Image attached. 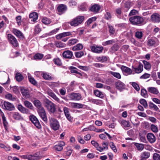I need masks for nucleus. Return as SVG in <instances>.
<instances>
[{
    "label": "nucleus",
    "mask_w": 160,
    "mask_h": 160,
    "mask_svg": "<svg viewBox=\"0 0 160 160\" xmlns=\"http://www.w3.org/2000/svg\"><path fill=\"white\" fill-rule=\"evenodd\" d=\"M13 32L20 40H23L25 38L24 35L20 30L14 28L13 29Z\"/></svg>",
    "instance_id": "2eb2a0df"
},
{
    "label": "nucleus",
    "mask_w": 160,
    "mask_h": 160,
    "mask_svg": "<svg viewBox=\"0 0 160 160\" xmlns=\"http://www.w3.org/2000/svg\"><path fill=\"white\" fill-rule=\"evenodd\" d=\"M72 99L75 100H79L81 98V95L79 93H74L71 94Z\"/></svg>",
    "instance_id": "2f4dec72"
},
{
    "label": "nucleus",
    "mask_w": 160,
    "mask_h": 160,
    "mask_svg": "<svg viewBox=\"0 0 160 160\" xmlns=\"http://www.w3.org/2000/svg\"><path fill=\"white\" fill-rule=\"evenodd\" d=\"M67 10V6L63 4H59L57 8L58 13L59 15H61L64 13Z\"/></svg>",
    "instance_id": "9b49d317"
},
{
    "label": "nucleus",
    "mask_w": 160,
    "mask_h": 160,
    "mask_svg": "<svg viewBox=\"0 0 160 160\" xmlns=\"http://www.w3.org/2000/svg\"><path fill=\"white\" fill-rule=\"evenodd\" d=\"M157 39L155 37H152L149 39L148 42V45L150 46L155 47L157 45Z\"/></svg>",
    "instance_id": "4be33fe9"
},
{
    "label": "nucleus",
    "mask_w": 160,
    "mask_h": 160,
    "mask_svg": "<svg viewBox=\"0 0 160 160\" xmlns=\"http://www.w3.org/2000/svg\"><path fill=\"white\" fill-rule=\"evenodd\" d=\"M42 77L44 79L46 80H50L51 79V77L47 73H43L42 74Z\"/></svg>",
    "instance_id": "bf43d9fd"
},
{
    "label": "nucleus",
    "mask_w": 160,
    "mask_h": 160,
    "mask_svg": "<svg viewBox=\"0 0 160 160\" xmlns=\"http://www.w3.org/2000/svg\"><path fill=\"white\" fill-rule=\"evenodd\" d=\"M148 92L157 95L159 93L158 89L154 87H149L148 88Z\"/></svg>",
    "instance_id": "473e14b6"
},
{
    "label": "nucleus",
    "mask_w": 160,
    "mask_h": 160,
    "mask_svg": "<svg viewBox=\"0 0 160 160\" xmlns=\"http://www.w3.org/2000/svg\"><path fill=\"white\" fill-rule=\"evenodd\" d=\"M21 93L23 97L28 98L30 96L29 90L24 87H20Z\"/></svg>",
    "instance_id": "a211bd4d"
},
{
    "label": "nucleus",
    "mask_w": 160,
    "mask_h": 160,
    "mask_svg": "<svg viewBox=\"0 0 160 160\" xmlns=\"http://www.w3.org/2000/svg\"><path fill=\"white\" fill-rule=\"evenodd\" d=\"M12 117L14 119L16 120H19L23 119V118L21 115L17 112H14L12 113Z\"/></svg>",
    "instance_id": "c756f323"
},
{
    "label": "nucleus",
    "mask_w": 160,
    "mask_h": 160,
    "mask_svg": "<svg viewBox=\"0 0 160 160\" xmlns=\"http://www.w3.org/2000/svg\"><path fill=\"white\" fill-rule=\"evenodd\" d=\"M65 145V143L64 142L62 141L60 142L58 144L54 146L55 149L58 151H61L63 149V146Z\"/></svg>",
    "instance_id": "7c9ffc66"
},
{
    "label": "nucleus",
    "mask_w": 160,
    "mask_h": 160,
    "mask_svg": "<svg viewBox=\"0 0 160 160\" xmlns=\"http://www.w3.org/2000/svg\"><path fill=\"white\" fill-rule=\"evenodd\" d=\"M5 98L8 100L12 101H14L16 100V98L15 97H13L12 95L10 93L6 95Z\"/></svg>",
    "instance_id": "5fc2aeb1"
},
{
    "label": "nucleus",
    "mask_w": 160,
    "mask_h": 160,
    "mask_svg": "<svg viewBox=\"0 0 160 160\" xmlns=\"http://www.w3.org/2000/svg\"><path fill=\"white\" fill-rule=\"evenodd\" d=\"M151 20L153 22L158 23L160 22V15L157 13H154L151 16Z\"/></svg>",
    "instance_id": "5701e85b"
},
{
    "label": "nucleus",
    "mask_w": 160,
    "mask_h": 160,
    "mask_svg": "<svg viewBox=\"0 0 160 160\" xmlns=\"http://www.w3.org/2000/svg\"><path fill=\"white\" fill-rule=\"evenodd\" d=\"M100 9V6L98 4H95L91 7L90 10L94 13H97L98 12Z\"/></svg>",
    "instance_id": "bb28decb"
},
{
    "label": "nucleus",
    "mask_w": 160,
    "mask_h": 160,
    "mask_svg": "<svg viewBox=\"0 0 160 160\" xmlns=\"http://www.w3.org/2000/svg\"><path fill=\"white\" fill-rule=\"evenodd\" d=\"M2 118L4 127L6 130H7L8 126V123L7 121L6 118L4 114L2 115Z\"/></svg>",
    "instance_id": "ea45409f"
},
{
    "label": "nucleus",
    "mask_w": 160,
    "mask_h": 160,
    "mask_svg": "<svg viewBox=\"0 0 160 160\" xmlns=\"http://www.w3.org/2000/svg\"><path fill=\"white\" fill-rule=\"evenodd\" d=\"M152 158L153 160H160V155L157 153H155L153 154Z\"/></svg>",
    "instance_id": "774afa93"
},
{
    "label": "nucleus",
    "mask_w": 160,
    "mask_h": 160,
    "mask_svg": "<svg viewBox=\"0 0 160 160\" xmlns=\"http://www.w3.org/2000/svg\"><path fill=\"white\" fill-rule=\"evenodd\" d=\"M139 102L142 104L145 108H148V104L146 101L145 99H140Z\"/></svg>",
    "instance_id": "4d7b16f0"
},
{
    "label": "nucleus",
    "mask_w": 160,
    "mask_h": 160,
    "mask_svg": "<svg viewBox=\"0 0 160 160\" xmlns=\"http://www.w3.org/2000/svg\"><path fill=\"white\" fill-rule=\"evenodd\" d=\"M53 61L55 64L57 66H61L62 65L61 60L58 58H54L53 60Z\"/></svg>",
    "instance_id": "37998d69"
},
{
    "label": "nucleus",
    "mask_w": 160,
    "mask_h": 160,
    "mask_svg": "<svg viewBox=\"0 0 160 160\" xmlns=\"http://www.w3.org/2000/svg\"><path fill=\"white\" fill-rule=\"evenodd\" d=\"M135 37L138 39H141L142 37V33L141 31H137L135 32Z\"/></svg>",
    "instance_id": "338daca9"
},
{
    "label": "nucleus",
    "mask_w": 160,
    "mask_h": 160,
    "mask_svg": "<svg viewBox=\"0 0 160 160\" xmlns=\"http://www.w3.org/2000/svg\"><path fill=\"white\" fill-rule=\"evenodd\" d=\"M135 145L136 146L138 150L142 151L144 148V145L142 144L135 143Z\"/></svg>",
    "instance_id": "e2e57ef3"
},
{
    "label": "nucleus",
    "mask_w": 160,
    "mask_h": 160,
    "mask_svg": "<svg viewBox=\"0 0 160 160\" xmlns=\"http://www.w3.org/2000/svg\"><path fill=\"white\" fill-rule=\"evenodd\" d=\"M96 19V18L95 17L90 18L87 21L85 24H86L87 26H89L92 22L95 21Z\"/></svg>",
    "instance_id": "864d4df0"
},
{
    "label": "nucleus",
    "mask_w": 160,
    "mask_h": 160,
    "mask_svg": "<svg viewBox=\"0 0 160 160\" xmlns=\"http://www.w3.org/2000/svg\"><path fill=\"white\" fill-rule=\"evenodd\" d=\"M97 59L101 62H104L107 61L108 58L106 56H102L97 57Z\"/></svg>",
    "instance_id": "3c124183"
},
{
    "label": "nucleus",
    "mask_w": 160,
    "mask_h": 160,
    "mask_svg": "<svg viewBox=\"0 0 160 160\" xmlns=\"http://www.w3.org/2000/svg\"><path fill=\"white\" fill-rule=\"evenodd\" d=\"M150 156V153L148 152H142L140 155L141 158L146 159L148 158Z\"/></svg>",
    "instance_id": "f704fd0d"
},
{
    "label": "nucleus",
    "mask_w": 160,
    "mask_h": 160,
    "mask_svg": "<svg viewBox=\"0 0 160 160\" xmlns=\"http://www.w3.org/2000/svg\"><path fill=\"white\" fill-rule=\"evenodd\" d=\"M34 31L36 34H38L41 31V29L38 24L36 25L34 28Z\"/></svg>",
    "instance_id": "69168bd1"
},
{
    "label": "nucleus",
    "mask_w": 160,
    "mask_h": 160,
    "mask_svg": "<svg viewBox=\"0 0 160 160\" xmlns=\"http://www.w3.org/2000/svg\"><path fill=\"white\" fill-rule=\"evenodd\" d=\"M42 158L40 156V152H38L33 155L27 154V159L28 160H39Z\"/></svg>",
    "instance_id": "f8f14e48"
},
{
    "label": "nucleus",
    "mask_w": 160,
    "mask_h": 160,
    "mask_svg": "<svg viewBox=\"0 0 160 160\" xmlns=\"http://www.w3.org/2000/svg\"><path fill=\"white\" fill-rule=\"evenodd\" d=\"M75 55L77 58H79L81 57L84 55V52L82 51L76 52H75Z\"/></svg>",
    "instance_id": "052dcab7"
},
{
    "label": "nucleus",
    "mask_w": 160,
    "mask_h": 160,
    "mask_svg": "<svg viewBox=\"0 0 160 160\" xmlns=\"http://www.w3.org/2000/svg\"><path fill=\"white\" fill-rule=\"evenodd\" d=\"M149 106L150 109L154 111H158L159 109L158 107L152 102H149Z\"/></svg>",
    "instance_id": "a19ab883"
},
{
    "label": "nucleus",
    "mask_w": 160,
    "mask_h": 160,
    "mask_svg": "<svg viewBox=\"0 0 160 160\" xmlns=\"http://www.w3.org/2000/svg\"><path fill=\"white\" fill-rule=\"evenodd\" d=\"M17 108L21 112L23 113L28 114L29 113V110L23 107L21 104L18 105Z\"/></svg>",
    "instance_id": "393cba45"
},
{
    "label": "nucleus",
    "mask_w": 160,
    "mask_h": 160,
    "mask_svg": "<svg viewBox=\"0 0 160 160\" xmlns=\"http://www.w3.org/2000/svg\"><path fill=\"white\" fill-rule=\"evenodd\" d=\"M70 69L71 70V72L72 73H77L79 75H81V73L78 72L77 71L78 70L76 67L71 66L70 67Z\"/></svg>",
    "instance_id": "0e129e2a"
},
{
    "label": "nucleus",
    "mask_w": 160,
    "mask_h": 160,
    "mask_svg": "<svg viewBox=\"0 0 160 160\" xmlns=\"http://www.w3.org/2000/svg\"><path fill=\"white\" fill-rule=\"evenodd\" d=\"M24 105L27 108L31 110L33 109V106L32 103L27 100H25L24 102Z\"/></svg>",
    "instance_id": "e433bc0d"
},
{
    "label": "nucleus",
    "mask_w": 160,
    "mask_h": 160,
    "mask_svg": "<svg viewBox=\"0 0 160 160\" xmlns=\"http://www.w3.org/2000/svg\"><path fill=\"white\" fill-rule=\"evenodd\" d=\"M110 35H113L115 32V29L113 26L110 25H108Z\"/></svg>",
    "instance_id": "603ef678"
},
{
    "label": "nucleus",
    "mask_w": 160,
    "mask_h": 160,
    "mask_svg": "<svg viewBox=\"0 0 160 160\" xmlns=\"http://www.w3.org/2000/svg\"><path fill=\"white\" fill-rule=\"evenodd\" d=\"M42 21L43 23L45 24H48L51 22L50 19L46 17L43 18L42 19Z\"/></svg>",
    "instance_id": "13d9d810"
},
{
    "label": "nucleus",
    "mask_w": 160,
    "mask_h": 160,
    "mask_svg": "<svg viewBox=\"0 0 160 160\" xmlns=\"http://www.w3.org/2000/svg\"><path fill=\"white\" fill-rule=\"evenodd\" d=\"M120 124L122 127L125 129L127 128H131L130 123L128 121L123 120L121 121Z\"/></svg>",
    "instance_id": "a878e982"
},
{
    "label": "nucleus",
    "mask_w": 160,
    "mask_h": 160,
    "mask_svg": "<svg viewBox=\"0 0 160 160\" xmlns=\"http://www.w3.org/2000/svg\"><path fill=\"white\" fill-rule=\"evenodd\" d=\"M69 110V108L66 107H64L63 108V111L67 118L69 121L72 122L73 120V117L71 115Z\"/></svg>",
    "instance_id": "f3484780"
},
{
    "label": "nucleus",
    "mask_w": 160,
    "mask_h": 160,
    "mask_svg": "<svg viewBox=\"0 0 160 160\" xmlns=\"http://www.w3.org/2000/svg\"><path fill=\"white\" fill-rule=\"evenodd\" d=\"M79 40L75 38H73L69 40L68 42V45L69 46H71L74 45L77 43L78 42Z\"/></svg>",
    "instance_id": "de8ad7c7"
},
{
    "label": "nucleus",
    "mask_w": 160,
    "mask_h": 160,
    "mask_svg": "<svg viewBox=\"0 0 160 160\" xmlns=\"http://www.w3.org/2000/svg\"><path fill=\"white\" fill-rule=\"evenodd\" d=\"M132 71H133L136 73H139L141 72L143 70V66L140 62H139V65L137 67H135L133 66L132 67Z\"/></svg>",
    "instance_id": "dca6fc26"
},
{
    "label": "nucleus",
    "mask_w": 160,
    "mask_h": 160,
    "mask_svg": "<svg viewBox=\"0 0 160 160\" xmlns=\"http://www.w3.org/2000/svg\"><path fill=\"white\" fill-rule=\"evenodd\" d=\"M110 73L113 76L118 79H120L121 78V76L118 72L110 71Z\"/></svg>",
    "instance_id": "6e6d98bb"
},
{
    "label": "nucleus",
    "mask_w": 160,
    "mask_h": 160,
    "mask_svg": "<svg viewBox=\"0 0 160 160\" xmlns=\"http://www.w3.org/2000/svg\"><path fill=\"white\" fill-rule=\"evenodd\" d=\"M7 39L9 44L13 47L16 48L18 46L19 44L18 40L15 37L11 34H8L7 36Z\"/></svg>",
    "instance_id": "20e7f679"
},
{
    "label": "nucleus",
    "mask_w": 160,
    "mask_h": 160,
    "mask_svg": "<svg viewBox=\"0 0 160 160\" xmlns=\"http://www.w3.org/2000/svg\"><path fill=\"white\" fill-rule=\"evenodd\" d=\"M129 20L133 25L141 26L144 24V19L143 18L140 16L135 15L131 17Z\"/></svg>",
    "instance_id": "f257e3e1"
},
{
    "label": "nucleus",
    "mask_w": 160,
    "mask_h": 160,
    "mask_svg": "<svg viewBox=\"0 0 160 160\" xmlns=\"http://www.w3.org/2000/svg\"><path fill=\"white\" fill-rule=\"evenodd\" d=\"M28 78L29 82L32 84L36 86L37 85V82L35 80L34 78L30 76H28Z\"/></svg>",
    "instance_id": "09e8293b"
},
{
    "label": "nucleus",
    "mask_w": 160,
    "mask_h": 160,
    "mask_svg": "<svg viewBox=\"0 0 160 160\" xmlns=\"http://www.w3.org/2000/svg\"><path fill=\"white\" fill-rule=\"evenodd\" d=\"M115 42V41L114 39H112L106 42H102V44L104 46H106L108 45H112Z\"/></svg>",
    "instance_id": "a18cd8bd"
},
{
    "label": "nucleus",
    "mask_w": 160,
    "mask_h": 160,
    "mask_svg": "<svg viewBox=\"0 0 160 160\" xmlns=\"http://www.w3.org/2000/svg\"><path fill=\"white\" fill-rule=\"evenodd\" d=\"M62 56L64 58L68 59H72L73 57H74L72 52L69 50L64 51L62 53Z\"/></svg>",
    "instance_id": "4468645a"
},
{
    "label": "nucleus",
    "mask_w": 160,
    "mask_h": 160,
    "mask_svg": "<svg viewBox=\"0 0 160 160\" xmlns=\"http://www.w3.org/2000/svg\"><path fill=\"white\" fill-rule=\"evenodd\" d=\"M38 15L36 12L31 13L29 16V18L31 19V21L35 22L38 19Z\"/></svg>",
    "instance_id": "cd10ccee"
},
{
    "label": "nucleus",
    "mask_w": 160,
    "mask_h": 160,
    "mask_svg": "<svg viewBox=\"0 0 160 160\" xmlns=\"http://www.w3.org/2000/svg\"><path fill=\"white\" fill-rule=\"evenodd\" d=\"M121 69L122 72H125L128 74H131L132 72V70L124 66H122L121 67Z\"/></svg>",
    "instance_id": "c85d7f7f"
},
{
    "label": "nucleus",
    "mask_w": 160,
    "mask_h": 160,
    "mask_svg": "<svg viewBox=\"0 0 160 160\" xmlns=\"http://www.w3.org/2000/svg\"><path fill=\"white\" fill-rule=\"evenodd\" d=\"M70 107L72 108H83L84 105L81 103L70 102H69Z\"/></svg>",
    "instance_id": "412c9836"
},
{
    "label": "nucleus",
    "mask_w": 160,
    "mask_h": 160,
    "mask_svg": "<svg viewBox=\"0 0 160 160\" xmlns=\"http://www.w3.org/2000/svg\"><path fill=\"white\" fill-rule=\"evenodd\" d=\"M84 19V16H78L70 21L69 23L72 26L76 27L81 24Z\"/></svg>",
    "instance_id": "7ed1b4c3"
},
{
    "label": "nucleus",
    "mask_w": 160,
    "mask_h": 160,
    "mask_svg": "<svg viewBox=\"0 0 160 160\" xmlns=\"http://www.w3.org/2000/svg\"><path fill=\"white\" fill-rule=\"evenodd\" d=\"M29 119L37 128L40 129L41 125L37 118L34 115H31L29 117Z\"/></svg>",
    "instance_id": "0eeeda50"
},
{
    "label": "nucleus",
    "mask_w": 160,
    "mask_h": 160,
    "mask_svg": "<svg viewBox=\"0 0 160 160\" xmlns=\"http://www.w3.org/2000/svg\"><path fill=\"white\" fill-rule=\"evenodd\" d=\"M2 106L4 109L9 111L13 110L15 108L13 104L5 101L4 102Z\"/></svg>",
    "instance_id": "9d476101"
},
{
    "label": "nucleus",
    "mask_w": 160,
    "mask_h": 160,
    "mask_svg": "<svg viewBox=\"0 0 160 160\" xmlns=\"http://www.w3.org/2000/svg\"><path fill=\"white\" fill-rule=\"evenodd\" d=\"M44 106L49 113L53 114L56 111V105L48 99L44 101Z\"/></svg>",
    "instance_id": "f03ea898"
},
{
    "label": "nucleus",
    "mask_w": 160,
    "mask_h": 160,
    "mask_svg": "<svg viewBox=\"0 0 160 160\" xmlns=\"http://www.w3.org/2000/svg\"><path fill=\"white\" fill-rule=\"evenodd\" d=\"M29 119L37 128L40 129L41 125L37 118L34 115H31L29 117Z\"/></svg>",
    "instance_id": "6e6552de"
},
{
    "label": "nucleus",
    "mask_w": 160,
    "mask_h": 160,
    "mask_svg": "<svg viewBox=\"0 0 160 160\" xmlns=\"http://www.w3.org/2000/svg\"><path fill=\"white\" fill-rule=\"evenodd\" d=\"M15 78L16 80L19 82L21 81L24 78L23 76L19 72L16 73Z\"/></svg>",
    "instance_id": "c03bdc74"
},
{
    "label": "nucleus",
    "mask_w": 160,
    "mask_h": 160,
    "mask_svg": "<svg viewBox=\"0 0 160 160\" xmlns=\"http://www.w3.org/2000/svg\"><path fill=\"white\" fill-rule=\"evenodd\" d=\"M44 56V55L39 53H37L33 56L34 59L35 60H41Z\"/></svg>",
    "instance_id": "79ce46f5"
},
{
    "label": "nucleus",
    "mask_w": 160,
    "mask_h": 160,
    "mask_svg": "<svg viewBox=\"0 0 160 160\" xmlns=\"http://www.w3.org/2000/svg\"><path fill=\"white\" fill-rule=\"evenodd\" d=\"M119 47L117 43L114 44L110 48V50L112 52H116L118 50Z\"/></svg>",
    "instance_id": "49530a36"
},
{
    "label": "nucleus",
    "mask_w": 160,
    "mask_h": 160,
    "mask_svg": "<svg viewBox=\"0 0 160 160\" xmlns=\"http://www.w3.org/2000/svg\"><path fill=\"white\" fill-rule=\"evenodd\" d=\"M141 95L144 98H147L148 96L147 90L144 88L141 89Z\"/></svg>",
    "instance_id": "8fccbe9b"
},
{
    "label": "nucleus",
    "mask_w": 160,
    "mask_h": 160,
    "mask_svg": "<svg viewBox=\"0 0 160 160\" xmlns=\"http://www.w3.org/2000/svg\"><path fill=\"white\" fill-rule=\"evenodd\" d=\"M55 45L58 48H62L65 47V44L61 42H55Z\"/></svg>",
    "instance_id": "680f3d73"
},
{
    "label": "nucleus",
    "mask_w": 160,
    "mask_h": 160,
    "mask_svg": "<svg viewBox=\"0 0 160 160\" xmlns=\"http://www.w3.org/2000/svg\"><path fill=\"white\" fill-rule=\"evenodd\" d=\"M94 93L96 96L99 97L101 98H102L104 97V94L98 90H94Z\"/></svg>",
    "instance_id": "72a5a7b5"
},
{
    "label": "nucleus",
    "mask_w": 160,
    "mask_h": 160,
    "mask_svg": "<svg viewBox=\"0 0 160 160\" xmlns=\"http://www.w3.org/2000/svg\"><path fill=\"white\" fill-rule=\"evenodd\" d=\"M83 48V46L82 44L78 43L72 48V50L74 51H76L82 50Z\"/></svg>",
    "instance_id": "4c0bfd02"
},
{
    "label": "nucleus",
    "mask_w": 160,
    "mask_h": 160,
    "mask_svg": "<svg viewBox=\"0 0 160 160\" xmlns=\"http://www.w3.org/2000/svg\"><path fill=\"white\" fill-rule=\"evenodd\" d=\"M49 121L50 126L52 129L56 131L59 129L60 125L57 119L54 118H49Z\"/></svg>",
    "instance_id": "39448f33"
},
{
    "label": "nucleus",
    "mask_w": 160,
    "mask_h": 160,
    "mask_svg": "<svg viewBox=\"0 0 160 160\" xmlns=\"http://www.w3.org/2000/svg\"><path fill=\"white\" fill-rule=\"evenodd\" d=\"M116 88L120 91H122L125 88V84L120 80H118L115 83Z\"/></svg>",
    "instance_id": "6ab92c4d"
},
{
    "label": "nucleus",
    "mask_w": 160,
    "mask_h": 160,
    "mask_svg": "<svg viewBox=\"0 0 160 160\" xmlns=\"http://www.w3.org/2000/svg\"><path fill=\"white\" fill-rule=\"evenodd\" d=\"M33 104L35 106L38 108V110L42 108H43L42 106L41 102L38 100H35L33 101Z\"/></svg>",
    "instance_id": "58836bf2"
},
{
    "label": "nucleus",
    "mask_w": 160,
    "mask_h": 160,
    "mask_svg": "<svg viewBox=\"0 0 160 160\" xmlns=\"http://www.w3.org/2000/svg\"><path fill=\"white\" fill-rule=\"evenodd\" d=\"M71 35L72 33L71 32H65L58 34L56 36V38L57 39L60 40L63 38L70 36Z\"/></svg>",
    "instance_id": "aec40b11"
},
{
    "label": "nucleus",
    "mask_w": 160,
    "mask_h": 160,
    "mask_svg": "<svg viewBox=\"0 0 160 160\" xmlns=\"http://www.w3.org/2000/svg\"><path fill=\"white\" fill-rule=\"evenodd\" d=\"M38 113L42 119V120L45 122H48V119L46 113V112L44 108H42L38 110Z\"/></svg>",
    "instance_id": "1a4fd4ad"
},
{
    "label": "nucleus",
    "mask_w": 160,
    "mask_h": 160,
    "mask_svg": "<svg viewBox=\"0 0 160 160\" xmlns=\"http://www.w3.org/2000/svg\"><path fill=\"white\" fill-rule=\"evenodd\" d=\"M47 93L48 95L52 98L58 102L60 104L64 103L63 101L62 100H61L51 90L48 91H47Z\"/></svg>",
    "instance_id": "ddd939ff"
},
{
    "label": "nucleus",
    "mask_w": 160,
    "mask_h": 160,
    "mask_svg": "<svg viewBox=\"0 0 160 160\" xmlns=\"http://www.w3.org/2000/svg\"><path fill=\"white\" fill-rule=\"evenodd\" d=\"M90 48L92 52L97 53H102L104 49L103 47L102 46H98L95 44L92 46H90Z\"/></svg>",
    "instance_id": "423d86ee"
},
{
    "label": "nucleus",
    "mask_w": 160,
    "mask_h": 160,
    "mask_svg": "<svg viewBox=\"0 0 160 160\" xmlns=\"http://www.w3.org/2000/svg\"><path fill=\"white\" fill-rule=\"evenodd\" d=\"M147 137L148 140L151 143H153L156 141V138L154 135L151 133H148Z\"/></svg>",
    "instance_id": "b1692460"
},
{
    "label": "nucleus",
    "mask_w": 160,
    "mask_h": 160,
    "mask_svg": "<svg viewBox=\"0 0 160 160\" xmlns=\"http://www.w3.org/2000/svg\"><path fill=\"white\" fill-rule=\"evenodd\" d=\"M142 62L144 64V68L147 70H150L151 68V65L148 62L145 61L143 60Z\"/></svg>",
    "instance_id": "c9c22d12"
}]
</instances>
